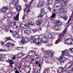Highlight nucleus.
<instances>
[{"mask_svg":"<svg viewBox=\"0 0 73 73\" xmlns=\"http://www.w3.org/2000/svg\"><path fill=\"white\" fill-rule=\"evenodd\" d=\"M12 35L13 37L15 38H18L19 37V34L16 32H13L12 33Z\"/></svg>","mask_w":73,"mask_h":73,"instance_id":"nucleus-12","label":"nucleus"},{"mask_svg":"<svg viewBox=\"0 0 73 73\" xmlns=\"http://www.w3.org/2000/svg\"><path fill=\"white\" fill-rule=\"evenodd\" d=\"M42 42L44 43H46L48 42V38H46V36L43 37L41 40Z\"/></svg>","mask_w":73,"mask_h":73,"instance_id":"nucleus-14","label":"nucleus"},{"mask_svg":"<svg viewBox=\"0 0 73 73\" xmlns=\"http://www.w3.org/2000/svg\"><path fill=\"white\" fill-rule=\"evenodd\" d=\"M4 27V26H2V28H3V29H4V28H5V27Z\"/></svg>","mask_w":73,"mask_h":73,"instance_id":"nucleus-59","label":"nucleus"},{"mask_svg":"<svg viewBox=\"0 0 73 73\" xmlns=\"http://www.w3.org/2000/svg\"><path fill=\"white\" fill-rule=\"evenodd\" d=\"M73 63L71 62H68L66 64L64 68V69H68L70 68L72 66Z\"/></svg>","mask_w":73,"mask_h":73,"instance_id":"nucleus-7","label":"nucleus"},{"mask_svg":"<svg viewBox=\"0 0 73 73\" xmlns=\"http://www.w3.org/2000/svg\"><path fill=\"white\" fill-rule=\"evenodd\" d=\"M41 41V40L40 38L36 39L35 37L32 38L30 40V43H32V42L33 43L35 44H36L38 45H39Z\"/></svg>","mask_w":73,"mask_h":73,"instance_id":"nucleus-1","label":"nucleus"},{"mask_svg":"<svg viewBox=\"0 0 73 73\" xmlns=\"http://www.w3.org/2000/svg\"><path fill=\"white\" fill-rule=\"evenodd\" d=\"M57 2V3L55 4V6L56 8H57L58 9H59L61 7V5H63L62 3L61 2V1L60 2Z\"/></svg>","mask_w":73,"mask_h":73,"instance_id":"nucleus-11","label":"nucleus"},{"mask_svg":"<svg viewBox=\"0 0 73 73\" xmlns=\"http://www.w3.org/2000/svg\"><path fill=\"white\" fill-rule=\"evenodd\" d=\"M40 69H39L38 70L37 69H35L34 71H33L34 73H39Z\"/></svg>","mask_w":73,"mask_h":73,"instance_id":"nucleus-31","label":"nucleus"},{"mask_svg":"<svg viewBox=\"0 0 73 73\" xmlns=\"http://www.w3.org/2000/svg\"><path fill=\"white\" fill-rule=\"evenodd\" d=\"M59 60H60V61L61 63L62 62L64 61H65L66 60V59L65 58H63V55H61L60 57V58Z\"/></svg>","mask_w":73,"mask_h":73,"instance_id":"nucleus-17","label":"nucleus"},{"mask_svg":"<svg viewBox=\"0 0 73 73\" xmlns=\"http://www.w3.org/2000/svg\"><path fill=\"white\" fill-rule=\"evenodd\" d=\"M28 28V27L26 25H25L24 26V27H23V29H27Z\"/></svg>","mask_w":73,"mask_h":73,"instance_id":"nucleus-39","label":"nucleus"},{"mask_svg":"<svg viewBox=\"0 0 73 73\" xmlns=\"http://www.w3.org/2000/svg\"><path fill=\"white\" fill-rule=\"evenodd\" d=\"M38 31V30H37V29H34L33 30V31L34 32H37Z\"/></svg>","mask_w":73,"mask_h":73,"instance_id":"nucleus-41","label":"nucleus"},{"mask_svg":"<svg viewBox=\"0 0 73 73\" xmlns=\"http://www.w3.org/2000/svg\"><path fill=\"white\" fill-rule=\"evenodd\" d=\"M24 68H26V66H25L24 67Z\"/></svg>","mask_w":73,"mask_h":73,"instance_id":"nucleus-63","label":"nucleus"},{"mask_svg":"<svg viewBox=\"0 0 73 73\" xmlns=\"http://www.w3.org/2000/svg\"><path fill=\"white\" fill-rule=\"evenodd\" d=\"M19 0H13V2L12 3V4L15 6H17L19 2Z\"/></svg>","mask_w":73,"mask_h":73,"instance_id":"nucleus-15","label":"nucleus"},{"mask_svg":"<svg viewBox=\"0 0 73 73\" xmlns=\"http://www.w3.org/2000/svg\"><path fill=\"white\" fill-rule=\"evenodd\" d=\"M6 10H7V9H9V11H10L11 9V7L8 6L6 7Z\"/></svg>","mask_w":73,"mask_h":73,"instance_id":"nucleus-35","label":"nucleus"},{"mask_svg":"<svg viewBox=\"0 0 73 73\" xmlns=\"http://www.w3.org/2000/svg\"><path fill=\"white\" fill-rule=\"evenodd\" d=\"M34 55H35V53L33 52H32V53H29V56H30V57H32V56H33Z\"/></svg>","mask_w":73,"mask_h":73,"instance_id":"nucleus-32","label":"nucleus"},{"mask_svg":"<svg viewBox=\"0 0 73 73\" xmlns=\"http://www.w3.org/2000/svg\"><path fill=\"white\" fill-rule=\"evenodd\" d=\"M48 10H50V11H51V9H50V8L48 7Z\"/></svg>","mask_w":73,"mask_h":73,"instance_id":"nucleus-53","label":"nucleus"},{"mask_svg":"<svg viewBox=\"0 0 73 73\" xmlns=\"http://www.w3.org/2000/svg\"><path fill=\"white\" fill-rule=\"evenodd\" d=\"M5 51H6V50H2L0 49V52H5Z\"/></svg>","mask_w":73,"mask_h":73,"instance_id":"nucleus-43","label":"nucleus"},{"mask_svg":"<svg viewBox=\"0 0 73 73\" xmlns=\"http://www.w3.org/2000/svg\"><path fill=\"white\" fill-rule=\"evenodd\" d=\"M44 71H45V72H48V69L46 68L45 69Z\"/></svg>","mask_w":73,"mask_h":73,"instance_id":"nucleus-50","label":"nucleus"},{"mask_svg":"<svg viewBox=\"0 0 73 73\" xmlns=\"http://www.w3.org/2000/svg\"><path fill=\"white\" fill-rule=\"evenodd\" d=\"M54 24L56 25H61L62 24V23L61 22L58 20L55 21Z\"/></svg>","mask_w":73,"mask_h":73,"instance_id":"nucleus-20","label":"nucleus"},{"mask_svg":"<svg viewBox=\"0 0 73 73\" xmlns=\"http://www.w3.org/2000/svg\"><path fill=\"white\" fill-rule=\"evenodd\" d=\"M70 21H71V18H70L69 19L68 21V22L67 23V26L66 28L65 29L64 31L62 32V33L59 34V37L61 36L62 37H63L65 35L66 33V32L67 28H68V26L69 25V23H70Z\"/></svg>","mask_w":73,"mask_h":73,"instance_id":"nucleus-3","label":"nucleus"},{"mask_svg":"<svg viewBox=\"0 0 73 73\" xmlns=\"http://www.w3.org/2000/svg\"><path fill=\"white\" fill-rule=\"evenodd\" d=\"M19 13L17 14V15H16V17H14V19L16 21H19Z\"/></svg>","mask_w":73,"mask_h":73,"instance_id":"nucleus-23","label":"nucleus"},{"mask_svg":"<svg viewBox=\"0 0 73 73\" xmlns=\"http://www.w3.org/2000/svg\"><path fill=\"white\" fill-rule=\"evenodd\" d=\"M24 32L25 34H26V35H29L31 34V31L28 30H25L24 31Z\"/></svg>","mask_w":73,"mask_h":73,"instance_id":"nucleus-22","label":"nucleus"},{"mask_svg":"<svg viewBox=\"0 0 73 73\" xmlns=\"http://www.w3.org/2000/svg\"><path fill=\"white\" fill-rule=\"evenodd\" d=\"M6 38H8L6 41H5V42H7V41L8 40H11V37H6Z\"/></svg>","mask_w":73,"mask_h":73,"instance_id":"nucleus-37","label":"nucleus"},{"mask_svg":"<svg viewBox=\"0 0 73 73\" xmlns=\"http://www.w3.org/2000/svg\"><path fill=\"white\" fill-rule=\"evenodd\" d=\"M43 4H41V2L40 3V1H39V3L37 5V7H41V8H43Z\"/></svg>","mask_w":73,"mask_h":73,"instance_id":"nucleus-29","label":"nucleus"},{"mask_svg":"<svg viewBox=\"0 0 73 73\" xmlns=\"http://www.w3.org/2000/svg\"><path fill=\"white\" fill-rule=\"evenodd\" d=\"M65 55L66 56H69V50L67 49L65 50L62 52V55L63 56V55Z\"/></svg>","mask_w":73,"mask_h":73,"instance_id":"nucleus-10","label":"nucleus"},{"mask_svg":"<svg viewBox=\"0 0 73 73\" xmlns=\"http://www.w3.org/2000/svg\"><path fill=\"white\" fill-rule=\"evenodd\" d=\"M15 8L17 11H18V13H20V12L21 11V7L20 6L17 5V6H15Z\"/></svg>","mask_w":73,"mask_h":73,"instance_id":"nucleus-16","label":"nucleus"},{"mask_svg":"<svg viewBox=\"0 0 73 73\" xmlns=\"http://www.w3.org/2000/svg\"><path fill=\"white\" fill-rule=\"evenodd\" d=\"M19 38H20V39H22V40L23 39V38H23V36H19Z\"/></svg>","mask_w":73,"mask_h":73,"instance_id":"nucleus-42","label":"nucleus"},{"mask_svg":"<svg viewBox=\"0 0 73 73\" xmlns=\"http://www.w3.org/2000/svg\"><path fill=\"white\" fill-rule=\"evenodd\" d=\"M14 70H16V68H14Z\"/></svg>","mask_w":73,"mask_h":73,"instance_id":"nucleus-62","label":"nucleus"},{"mask_svg":"<svg viewBox=\"0 0 73 73\" xmlns=\"http://www.w3.org/2000/svg\"><path fill=\"white\" fill-rule=\"evenodd\" d=\"M0 60L1 61H3V58L2 57H1L0 56Z\"/></svg>","mask_w":73,"mask_h":73,"instance_id":"nucleus-44","label":"nucleus"},{"mask_svg":"<svg viewBox=\"0 0 73 73\" xmlns=\"http://www.w3.org/2000/svg\"><path fill=\"white\" fill-rule=\"evenodd\" d=\"M12 59L13 60H15L16 59V57L15 56H13Z\"/></svg>","mask_w":73,"mask_h":73,"instance_id":"nucleus-47","label":"nucleus"},{"mask_svg":"<svg viewBox=\"0 0 73 73\" xmlns=\"http://www.w3.org/2000/svg\"><path fill=\"white\" fill-rule=\"evenodd\" d=\"M36 59H37L38 60L39 59V57H38L36 58Z\"/></svg>","mask_w":73,"mask_h":73,"instance_id":"nucleus-57","label":"nucleus"},{"mask_svg":"<svg viewBox=\"0 0 73 73\" xmlns=\"http://www.w3.org/2000/svg\"><path fill=\"white\" fill-rule=\"evenodd\" d=\"M56 14H55V13H53L51 17V18H56Z\"/></svg>","mask_w":73,"mask_h":73,"instance_id":"nucleus-34","label":"nucleus"},{"mask_svg":"<svg viewBox=\"0 0 73 73\" xmlns=\"http://www.w3.org/2000/svg\"><path fill=\"white\" fill-rule=\"evenodd\" d=\"M29 27H32V26H35V24L33 22H31L30 23H29Z\"/></svg>","mask_w":73,"mask_h":73,"instance_id":"nucleus-30","label":"nucleus"},{"mask_svg":"<svg viewBox=\"0 0 73 73\" xmlns=\"http://www.w3.org/2000/svg\"><path fill=\"white\" fill-rule=\"evenodd\" d=\"M48 59V57H46V56H44L42 57V60H46Z\"/></svg>","mask_w":73,"mask_h":73,"instance_id":"nucleus-33","label":"nucleus"},{"mask_svg":"<svg viewBox=\"0 0 73 73\" xmlns=\"http://www.w3.org/2000/svg\"><path fill=\"white\" fill-rule=\"evenodd\" d=\"M63 70H64V67H60L59 68V70H58V71L59 72V73H61L62 72H63Z\"/></svg>","mask_w":73,"mask_h":73,"instance_id":"nucleus-25","label":"nucleus"},{"mask_svg":"<svg viewBox=\"0 0 73 73\" xmlns=\"http://www.w3.org/2000/svg\"><path fill=\"white\" fill-rule=\"evenodd\" d=\"M62 18H63L64 20L66 21L68 19V17L66 15H64L62 16Z\"/></svg>","mask_w":73,"mask_h":73,"instance_id":"nucleus-24","label":"nucleus"},{"mask_svg":"<svg viewBox=\"0 0 73 73\" xmlns=\"http://www.w3.org/2000/svg\"><path fill=\"white\" fill-rule=\"evenodd\" d=\"M46 63L49 64V63H50V60H46Z\"/></svg>","mask_w":73,"mask_h":73,"instance_id":"nucleus-40","label":"nucleus"},{"mask_svg":"<svg viewBox=\"0 0 73 73\" xmlns=\"http://www.w3.org/2000/svg\"><path fill=\"white\" fill-rule=\"evenodd\" d=\"M61 25H55L54 26V27L56 31H58V27H60Z\"/></svg>","mask_w":73,"mask_h":73,"instance_id":"nucleus-26","label":"nucleus"},{"mask_svg":"<svg viewBox=\"0 0 73 73\" xmlns=\"http://www.w3.org/2000/svg\"><path fill=\"white\" fill-rule=\"evenodd\" d=\"M54 34H55V33H53L52 34L49 33L47 35V37L50 39H54V38H55V37L53 35Z\"/></svg>","mask_w":73,"mask_h":73,"instance_id":"nucleus-13","label":"nucleus"},{"mask_svg":"<svg viewBox=\"0 0 73 73\" xmlns=\"http://www.w3.org/2000/svg\"><path fill=\"white\" fill-rule=\"evenodd\" d=\"M29 41V39L28 38H23L19 42V44L21 45H23L24 44H25V43L28 42Z\"/></svg>","mask_w":73,"mask_h":73,"instance_id":"nucleus-5","label":"nucleus"},{"mask_svg":"<svg viewBox=\"0 0 73 73\" xmlns=\"http://www.w3.org/2000/svg\"><path fill=\"white\" fill-rule=\"evenodd\" d=\"M32 61H34V59H32Z\"/></svg>","mask_w":73,"mask_h":73,"instance_id":"nucleus-61","label":"nucleus"},{"mask_svg":"<svg viewBox=\"0 0 73 73\" xmlns=\"http://www.w3.org/2000/svg\"><path fill=\"white\" fill-rule=\"evenodd\" d=\"M17 22L15 21H13L10 22V27L13 29H16V28H17L19 26H17L16 24Z\"/></svg>","mask_w":73,"mask_h":73,"instance_id":"nucleus-4","label":"nucleus"},{"mask_svg":"<svg viewBox=\"0 0 73 73\" xmlns=\"http://www.w3.org/2000/svg\"><path fill=\"white\" fill-rule=\"evenodd\" d=\"M28 68H30L29 70V72H30V71H31V67L30 66H28Z\"/></svg>","mask_w":73,"mask_h":73,"instance_id":"nucleus-46","label":"nucleus"},{"mask_svg":"<svg viewBox=\"0 0 73 73\" xmlns=\"http://www.w3.org/2000/svg\"><path fill=\"white\" fill-rule=\"evenodd\" d=\"M42 21V20L41 19H40L39 20H38L36 21V24L37 25H40V24H41Z\"/></svg>","mask_w":73,"mask_h":73,"instance_id":"nucleus-19","label":"nucleus"},{"mask_svg":"<svg viewBox=\"0 0 73 73\" xmlns=\"http://www.w3.org/2000/svg\"><path fill=\"white\" fill-rule=\"evenodd\" d=\"M23 0V1H24L25 2V3H28V2H27L28 0Z\"/></svg>","mask_w":73,"mask_h":73,"instance_id":"nucleus-48","label":"nucleus"},{"mask_svg":"<svg viewBox=\"0 0 73 73\" xmlns=\"http://www.w3.org/2000/svg\"><path fill=\"white\" fill-rule=\"evenodd\" d=\"M72 49H73V48L69 49V50L70 53H73V51L72 50Z\"/></svg>","mask_w":73,"mask_h":73,"instance_id":"nucleus-38","label":"nucleus"},{"mask_svg":"<svg viewBox=\"0 0 73 73\" xmlns=\"http://www.w3.org/2000/svg\"><path fill=\"white\" fill-rule=\"evenodd\" d=\"M25 63H26L27 64H28V61H25Z\"/></svg>","mask_w":73,"mask_h":73,"instance_id":"nucleus-54","label":"nucleus"},{"mask_svg":"<svg viewBox=\"0 0 73 73\" xmlns=\"http://www.w3.org/2000/svg\"><path fill=\"white\" fill-rule=\"evenodd\" d=\"M72 16H73V13L72 14Z\"/></svg>","mask_w":73,"mask_h":73,"instance_id":"nucleus-64","label":"nucleus"},{"mask_svg":"<svg viewBox=\"0 0 73 73\" xmlns=\"http://www.w3.org/2000/svg\"><path fill=\"white\" fill-rule=\"evenodd\" d=\"M6 7H4L3 8L1 9V11L3 13H4L6 12Z\"/></svg>","mask_w":73,"mask_h":73,"instance_id":"nucleus-27","label":"nucleus"},{"mask_svg":"<svg viewBox=\"0 0 73 73\" xmlns=\"http://www.w3.org/2000/svg\"><path fill=\"white\" fill-rule=\"evenodd\" d=\"M1 45H4V42H1Z\"/></svg>","mask_w":73,"mask_h":73,"instance_id":"nucleus-49","label":"nucleus"},{"mask_svg":"<svg viewBox=\"0 0 73 73\" xmlns=\"http://www.w3.org/2000/svg\"><path fill=\"white\" fill-rule=\"evenodd\" d=\"M38 66H39L40 67H41V64H39L38 65Z\"/></svg>","mask_w":73,"mask_h":73,"instance_id":"nucleus-55","label":"nucleus"},{"mask_svg":"<svg viewBox=\"0 0 73 73\" xmlns=\"http://www.w3.org/2000/svg\"><path fill=\"white\" fill-rule=\"evenodd\" d=\"M38 62H35V64H38Z\"/></svg>","mask_w":73,"mask_h":73,"instance_id":"nucleus-56","label":"nucleus"},{"mask_svg":"<svg viewBox=\"0 0 73 73\" xmlns=\"http://www.w3.org/2000/svg\"><path fill=\"white\" fill-rule=\"evenodd\" d=\"M0 57H3V54H2L0 55Z\"/></svg>","mask_w":73,"mask_h":73,"instance_id":"nucleus-51","label":"nucleus"},{"mask_svg":"<svg viewBox=\"0 0 73 73\" xmlns=\"http://www.w3.org/2000/svg\"><path fill=\"white\" fill-rule=\"evenodd\" d=\"M41 13L40 14L39 16H38V17L39 18H42L43 17V15H44L45 14H46V12L44 10V9L43 8L42 9L40 10Z\"/></svg>","mask_w":73,"mask_h":73,"instance_id":"nucleus-9","label":"nucleus"},{"mask_svg":"<svg viewBox=\"0 0 73 73\" xmlns=\"http://www.w3.org/2000/svg\"><path fill=\"white\" fill-rule=\"evenodd\" d=\"M7 61H8V62H9V64H10V67L9 68L10 69V70H11V71H12V69H13V65L14 64V62L13 60L12 59V57L11 56H10L9 57V58L7 59Z\"/></svg>","mask_w":73,"mask_h":73,"instance_id":"nucleus-2","label":"nucleus"},{"mask_svg":"<svg viewBox=\"0 0 73 73\" xmlns=\"http://www.w3.org/2000/svg\"><path fill=\"white\" fill-rule=\"evenodd\" d=\"M66 11H62V13H66Z\"/></svg>","mask_w":73,"mask_h":73,"instance_id":"nucleus-52","label":"nucleus"},{"mask_svg":"<svg viewBox=\"0 0 73 73\" xmlns=\"http://www.w3.org/2000/svg\"><path fill=\"white\" fill-rule=\"evenodd\" d=\"M45 53L47 55V57H52L54 54V52L52 50L46 51Z\"/></svg>","mask_w":73,"mask_h":73,"instance_id":"nucleus-6","label":"nucleus"},{"mask_svg":"<svg viewBox=\"0 0 73 73\" xmlns=\"http://www.w3.org/2000/svg\"><path fill=\"white\" fill-rule=\"evenodd\" d=\"M6 46L7 48H9L10 46L11 47H13L15 46V44H11L10 42L6 44Z\"/></svg>","mask_w":73,"mask_h":73,"instance_id":"nucleus-18","label":"nucleus"},{"mask_svg":"<svg viewBox=\"0 0 73 73\" xmlns=\"http://www.w3.org/2000/svg\"><path fill=\"white\" fill-rule=\"evenodd\" d=\"M33 50H32L30 52V53H31V52H33Z\"/></svg>","mask_w":73,"mask_h":73,"instance_id":"nucleus-60","label":"nucleus"},{"mask_svg":"<svg viewBox=\"0 0 73 73\" xmlns=\"http://www.w3.org/2000/svg\"><path fill=\"white\" fill-rule=\"evenodd\" d=\"M15 73H20V72H19V71H18V70H16L15 71Z\"/></svg>","mask_w":73,"mask_h":73,"instance_id":"nucleus-45","label":"nucleus"},{"mask_svg":"<svg viewBox=\"0 0 73 73\" xmlns=\"http://www.w3.org/2000/svg\"><path fill=\"white\" fill-rule=\"evenodd\" d=\"M21 70H23L25 71V69H24V68H23V69H22Z\"/></svg>","mask_w":73,"mask_h":73,"instance_id":"nucleus-58","label":"nucleus"},{"mask_svg":"<svg viewBox=\"0 0 73 73\" xmlns=\"http://www.w3.org/2000/svg\"><path fill=\"white\" fill-rule=\"evenodd\" d=\"M25 55V54H23L21 52H19L17 55V56L19 58H21L23 56Z\"/></svg>","mask_w":73,"mask_h":73,"instance_id":"nucleus-21","label":"nucleus"},{"mask_svg":"<svg viewBox=\"0 0 73 73\" xmlns=\"http://www.w3.org/2000/svg\"><path fill=\"white\" fill-rule=\"evenodd\" d=\"M69 0H56V2H60V1H61V2L62 3L63 6L65 7L66 5V4H65V3H67V2H69Z\"/></svg>","mask_w":73,"mask_h":73,"instance_id":"nucleus-8","label":"nucleus"},{"mask_svg":"<svg viewBox=\"0 0 73 73\" xmlns=\"http://www.w3.org/2000/svg\"><path fill=\"white\" fill-rule=\"evenodd\" d=\"M25 12V13H26V14H27L28 12H31V10H28V9H25L24 10Z\"/></svg>","mask_w":73,"mask_h":73,"instance_id":"nucleus-28","label":"nucleus"},{"mask_svg":"<svg viewBox=\"0 0 73 73\" xmlns=\"http://www.w3.org/2000/svg\"><path fill=\"white\" fill-rule=\"evenodd\" d=\"M60 40L59 39H58L57 40H56L55 42V44H57L60 42Z\"/></svg>","mask_w":73,"mask_h":73,"instance_id":"nucleus-36","label":"nucleus"}]
</instances>
